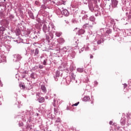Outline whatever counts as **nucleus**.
<instances>
[{
  "label": "nucleus",
  "mask_w": 131,
  "mask_h": 131,
  "mask_svg": "<svg viewBox=\"0 0 131 131\" xmlns=\"http://www.w3.org/2000/svg\"><path fill=\"white\" fill-rule=\"evenodd\" d=\"M54 114L55 115H57L59 112V111H58V109L56 108H54Z\"/></svg>",
  "instance_id": "obj_40"
},
{
  "label": "nucleus",
  "mask_w": 131,
  "mask_h": 131,
  "mask_svg": "<svg viewBox=\"0 0 131 131\" xmlns=\"http://www.w3.org/2000/svg\"><path fill=\"white\" fill-rule=\"evenodd\" d=\"M35 5H36L37 6H38V5H39V2H38V1H35Z\"/></svg>",
  "instance_id": "obj_52"
},
{
  "label": "nucleus",
  "mask_w": 131,
  "mask_h": 131,
  "mask_svg": "<svg viewBox=\"0 0 131 131\" xmlns=\"http://www.w3.org/2000/svg\"><path fill=\"white\" fill-rule=\"evenodd\" d=\"M62 15L66 17H68L69 16V11L67 9H63L62 10Z\"/></svg>",
  "instance_id": "obj_17"
},
{
  "label": "nucleus",
  "mask_w": 131,
  "mask_h": 131,
  "mask_svg": "<svg viewBox=\"0 0 131 131\" xmlns=\"http://www.w3.org/2000/svg\"><path fill=\"white\" fill-rule=\"evenodd\" d=\"M30 33H31V32L30 30H28V31L26 32L25 36H28V35H29Z\"/></svg>",
  "instance_id": "obj_41"
},
{
  "label": "nucleus",
  "mask_w": 131,
  "mask_h": 131,
  "mask_svg": "<svg viewBox=\"0 0 131 131\" xmlns=\"http://www.w3.org/2000/svg\"><path fill=\"white\" fill-rule=\"evenodd\" d=\"M112 32V30L110 29H105V34L106 35H108Z\"/></svg>",
  "instance_id": "obj_25"
},
{
  "label": "nucleus",
  "mask_w": 131,
  "mask_h": 131,
  "mask_svg": "<svg viewBox=\"0 0 131 131\" xmlns=\"http://www.w3.org/2000/svg\"><path fill=\"white\" fill-rule=\"evenodd\" d=\"M123 117L121 118L120 120V123L121 125H125L126 123L127 125H130L131 124V114L129 113L126 114V116L125 114H122Z\"/></svg>",
  "instance_id": "obj_1"
},
{
  "label": "nucleus",
  "mask_w": 131,
  "mask_h": 131,
  "mask_svg": "<svg viewBox=\"0 0 131 131\" xmlns=\"http://www.w3.org/2000/svg\"><path fill=\"white\" fill-rule=\"evenodd\" d=\"M53 38H54L53 35H51L50 36L46 35V40L48 41V42H50V40H51V39H53Z\"/></svg>",
  "instance_id": "obj_22"
},
{
  "label": "nucleus",
  "mask_w": 131,
  "mask_h": 131,
  "mask_svg": "<svg viewBox=\"0 0 131 131\" xmlns=\"http://www.w3.org/2000/svg\"><path fill=\"white\" fill-rule=\"evenodd\" d=\"M90 100H91L90 96H85L83 99L84 102H88V101H90Z\"/></svg>",
  "instance_id": "obj_29"
},
{
  "label": "nucleus",
  "mask_w": 131,
  "mask_h": 131,
  "mask_svg": "<svg viewBox=\"0 0 131 131\" xmlns=\"http://www.w3.org/2000/svg\"><path fill=\"white\" fill-rule=\"evenodd\" d=\"M39 69H43V66L41 64H39V67H38Z\"/></svg>",
  "instance_id": "obj_45"
},
{
  "label": "nucleus",
  "mask_w": 131,
  "mask_h": 131,
  "mask_svg": "<svg viewBox=\"0 0 131 131\" xmlns=\"http://www.w3.org/2000/svg\"><path fill=\"white\" fill-rule=\"evenodd\" d=\"M6 62V56H2L0 58V63Z\"/></svg>",
  "instance_id": "obj_28"
},
{
  "label": "nucleus",
  "mask_w": 131,
  "mask_h": 131,
  "mask_svg": "<svg viewBox=\"0 0 131 131\" xmlns=\"http://www.w3.org/2000/svg\"><path fill=\"white\" fill-rule=\"evenodd\" d=\"M15 33L17 36L21 34V30L19 29H16L15 31Z\"/></svg>",
  "instance_id": "obj_23"
},
{
  "label": "nucleus",
  "mask_w": 131,
  "mask_h": 131,
  "mask_svg": "<svg viewBox=\"0 0 131 131\" xmlns=\"http://www.w3.org/2000/svg\"><path fill=\"white\" fill-rule=\"evenodd\" d=\"M89 77H90V76H86V77L84 78L83 80V82H85L86 83H88V82H90V79H89Z\"/></svg>",
  "instance_id": "obj_26"
},
{
  "label": "nucleus",
  "mask_w": 131,
  "mask_h": 131,
  "mask_svg": "<svg viewBox=\"0 0 131 131\" xmlns=\"http://www.w3.org/2000/svg\"><path fill=\"white\" fill-rule=\"evenodd\" d=\"M98 84L99 83L98 82V81H94V86H97V85H98Z\"/></svg>",
  "instance_id": "obj_48"
},
{
  "label": "nucleus",
  "mask_w": 131,
  "mask_h": 131,
  "mask_svg": "<svg viewBox=\"0 0 131 131\" xmlns=\"http://www.w3.org/2000/svg\"><path fill=\"white\" fill-rule=\"evenodd\" d=\"M69 48H71V47H63V48L60 49V51L61 53H62L63 54H66V52L69 51Z\"/></svg>",
  "instance_id": "obj_11"
},
{
  "label": "nucleus",
  "mask_w": 131,
  "mask_h": 131,
  "mask_svg": "<svg viewBox=\"0 0 131 131\" xmlns=\"http://www.w3.org/2000/svg\"><path fill=\"white\" fill-rule=\"evenodd\" d=\"M49 26L50 32L52 33V34L55 33V32H56V27L55 26V25H54V24L53 23H50L49 24Z\"/></svg>",
  "instance_id": "obj_8"
},
{
  "label": "nucleus",
  "mask_w": 131,
  "mask_h": 131,
  "mask_svg": "<svg viewBox=\"0 0 131 131\" xmlns=\"http://www.w3.org/2000/svg\"><path fill=\"white\" fill-rule=\"evenodd\" d=\"M20 88H22V89H25V86L23 84H19Z\"/></svg>",
  "instance_id": "obj_50"
},
{
  "label": "nucleus",
  "mask_w": 131,
  "mask_h": 131,
  "mask_svg": "<svg viewBox=\"0 0 131 131\" xmlns=\"http://www.w3.org/2000/svg\"><path fill=\"white\" fill-rule=\"evenodd\" d=\"M89 8L91 12L95 13V16H96V17L99 15V13H100V8H99V6L96 5L94 7L93 4H90L89 5Z\"/></svg>",
  "instance_id": "obj_3"
},
{
  "label": "nucleus",
  "mask_w": 131,
  "mask_h": 131,
  "mask_svg": "<svg viewBox=\"0 0 131 131\" xmlns=\"http://www.w3.org/2000/svg\"><path fill=\"white\" fill-rule=\"evenodd\" d=\"M79 104V102H78L74 104V106H77Z\"/></svg>",
  "instance_id": "obj_57"
},
{
  "label": "nucleus",
  "mask_w": 131,
  "mask_h": 131,
  "mask_svg": "<svg viewBox=\"0 0 131 131\" xmlns=\"http://www.w3.org/2000/svg\"><path fill=\"white\" fill-rule=\"evenodd\" d=\"M89 50H90V48H89V47H85V51H89Z\"/></svg>",
  "instance_id": "obj_55"
},
{
  "label": "nucleus",
  "mask_w": 131,
  "mask_h": 131,
  "mask_svg": "<svg viewBox=\"0 0 131 131\" xmlns=\"http://www.w3.org/2000/svg\"><path fill=\"white\" fill-rule=\"evenodd\" d=\"M55 35L57 36V37H60L61 35H62V33L60 32H55Z\"/></svg>",
  "instance_id": "obj_33"
},
{
  "label": "nucleus",
  "mask_w": 131,
  "mask_h": 131,
  "mask_svg": "<svg viewBox=\"0 0 131 131\" xmlns=\"http://www.w3.org/2000/svg\"><path fill=\"white\" fill-rule=\"evenodd\" d=\"M42 31L44 33H50V27L49 25L44 24L42 27Z\"/></svg>",
  "instance_id": "obj_10"
},
{
  "label": "nucleus",
  "mask_w": 131,
  "mask_h": 131,
  "mask_svg": "<svg viewBox=\"0 0 131 131\" xmlns=\"http://www.w3.org/2000/svg\"><path fill=\"white\" fill-rule=\"evenodd\" d=\"M23 73V74H26L27 73V72H26V71H25Z\"/></svg>",
  "instance_id": "obj_63"
},
{
  "label": "nucleus",
  "mask_w": 131,
  "mask_h": 131,
  "mask_svg": "<svg viewBox=\"0 0 131 131\" xmlns=\"http://www.w3.org/2000/svg\"><path fill=\"white\" fill-rule=\"evenodd\" d=\"M18 124H19V126H23V122L19 123Z\"/></svg>",
  "instance_id": "obj_56"
},
{
  "label": "nucleus",
  "mask_w": 131,
  "mask_h": 131,
  "mask_svg": "<svg viewBox=\"0 0 131 131\" xmlns=\"http://www.w3.org/2000/svg\"><path fill=\"white\" fill-rule=\"evenodd\" d=\"M35 75V73H32L30 75V77L32 78L33 79H35V77H34Z\"/></svg>",
  "instance_id": "obj_38"
},
{
  "label": "nucleus",
  "mask_w": 131,
  "mask_h": 131,
  "mask_svg": "<svg viewBox=\"0 0 131 131\" xmlns=\"http://www.w3.org/2000/svg\"><path fill=\"white\" fill-rule=\"evenodd\" d=\"M123 84L124 89H125V88L127 86V84L126 83H124Z\"/></svg>",
  "instance_id": "obj_53"
},
{
  "label": "nucleus",
  "mask_w": 131,
  "mask_h": 131,
  "mask_svg": "<svg viewBox=\"0 0 131 131\" xmlns=\"http://www.w3.org/2000/svg\"><path fill=\"white\" fill-rule=\"evenodd\" d=\"M78 39H77V41H75L76 45H77L78 43Z\"/></svg>",
  "instance_id": "obj_62"
},
{
  "label": "nucleus",
  "mask_w": 131,
  "mask_h": 131,
  "mask_svg": "<svg viewBox=\"0 0 131 131\" xmlns=\"http://www.w3.org/2000/svg\"><path fill=\"white\" fill-rule=\"evenodd\" d=\"M116 38L115 39H117L118 41H121V40H122V38L119 36H116Z\"/></svg>",
  "instance_id": "obj_36"
},
{
  "label": "nucleus",
  "mask_w": 131,
  "mask_h": 131,
  "mask_svg": "<svg viewBox=\"0 0 131 131\" xmlns=\"http://www.w3.org/2000/svg\"><path fill=\"white\" fill-rule=\"evenodd\" d=\"M30 108H31L30 111H26L25 112V115L22 116V120L23 121H26L27 119H29L32 115H33V110H32V107L30 106Z\"/></svg>",
  "instance_id": "obj_4"
},
{
  "label": "nucleus",
  "mask_w": 131,
  "mask_h": 131,
  "mask_svg": "<svg viewBox=\"0 0 131 131\" xmlns=\"http://www.w3.org/2000/svg\"><path fill=\"white\" fill-rule=\"evenodd\" d=\"M59 77H60V72L57 71L56 72L55 75L54 76V78L55 81H58V79H59Z\"/></svg>",
  "instance_id": "obj_13"
},
{
  "label": "nucleus",
  "mask_w": 131,
  "mask_h": 131,
  "mask_svg": "<svg viewBox=\"0 0 131 131\" xmlns=\"http://www.w3.org/2000/svg\"><path fill=\"white\" fill-rule=\"evenodd\" d=\"M0 17H4V13L3 12H0Z\"/></svg>",
  "instance_id": "obj_51"
},
{
  "label": "nucleus",
  "mask_w": 131,
  "mask_h": 131,
  "mask_svg": "<svg viewBox=\"0 0 131 131\" xmlns=\"http://www.w3.org/2000/svg\"><path fill=\"white\" fill-rule=\"evenodd\" d=\"M40 90L43 94H46L47 92V88L46 87V85L45 84H42L40 85Z\"/></svg>",
  "instance_id": "obj_14"
},
{
  "label": "nucleus",
  "mask_w": 131,
  "mask_h": 131,
  "mask_svg": "<svg viewBox=\"0 0 131 131\" xmlns=\"http://www.w3.org/2000/svg\"><path fill=\"white\" fill-rule=\"evenodd\" d=\"M94 58V56L93 55H90V59H93Z\"/></svg>",
  "instance_id": "obj_60"
},
{
  "label": "nucleus",
  "mask_w": 131,
  "mask_h": 131,
  "mask_svg": "<svg viewBox=\"0 0 131 131\" xmlns=\"http://www.w3.org/2000/svg\"><path fill=\"white\" fill-rule=\"evenodd\" d=\"M89 20L90 21H91V22H93V25L96 24V22H95V21H96V17H95L93 15L89 17Z\"/></svg>",
  "instance_id": "obj_20"
},
{
  "label": "nucleus",
  "mask_w": 131,
  "mask_h": 131,
  "mask_svg": "<svg viewBox=\"0 0 131 131\" xmlns=\"http://www.w3.org/2000/svg\"><path fill=\"white\" fill-rule=\"evenodd\" d=\"M95 40L97 43V45H101L102 42H104V38H103V36H101L100 34L96 36Z\"/></svg>",
  "instance_id": "obj_7"
},
{
  "label": "nucleus",
  "mask_w": 131,
  "mask_h": 131,
  "mask_svg": "<svg viewBox=\"0 0 131 131\" xmlns=\"http://www.w3.org/2000/svg\"><path fill=\"white\" fill-rule=\"evenodd\" d=\"M83 51H84V48H82L80 50H79V54H81V52H82Z\"/></svg>",
  "instance_id": "obj_46"
},
{
  "label": "nucleus",
  "mask_w": 131,
  "mask_h": 131,
  "mask_svg": "<svg viewBox=\"0 0 131 131\" xmlns=\"http://www.w3.org/2000/svg\"><path fill=\"white\" fill-rule=\"evenodd\" d=\"M77 71L80 73H82V72H83V68H79L77 69Z\"/></svg>",
  "instance_id": "obj_34"
},
{
  "label": "nucleus",
  "mask_w": 131,
  "mask_h": 131,
  "mask_svg": "<svg viewBox=\"0 0 131 131\" xmlns=\"http://www.w3.org/2000/svg\"><path fill=\"white\" fill-rule=\"evenodd\" d=\"M47 62H48V59H44L42 64L46 66L47 65Z\"/></svg>",
  "instance_id": "obj_43"
},
{
  "label": "nucleus",
  "mask_w": 131,
  "mask_h": 131,
  "mask_svg": "<svg viewBox=\"0 0 131 131\" xmlns=\"http://www.w3.org/2000/svg\"><path fill=\"white\" fill-rule=\"evenodd\" d=\"M62 81L63 83L66 85L69 84L71 81H72V82H75V83H77V80H75V75H74V73H71L69 76L64 78L62 80Z\"/></svg>",
  "instance_id": "obj_2"
},
{
  "label": "nucleus",
  "mask_w": 131,
  "mask_h": 131,
  "mask_svg": "<svg viewBox=\"0 0 131 131\" xmlns=\"http://www.w3.org/2000/svg\"><path fill=\"white\" fill-rule=\"evenodd\" d=\"M85 14V11L82 10L81 11L79 17H82Z\"/></svg>",
  "instance_id": "obj_37"
},
{
  "label": "nucleus",
  "mask_w": 131,
  "mask_h": 131,
  "mask_svg": "<svg viewBox=\"0 0 131 131\" xmlns=\"http://www.w3.org/2000/svg\"><path fill=\"white\" fill-rule=\"evenodd\" d=\"M83 20H86L88 19V14H85V13L82 16Z\"/></svg>",
  "instance_id": "obj_39"
},
{
  "label": "nucleus",
  "mask_w": 131,
  "mask_h": 131,
  "mask_svg": "<svg viewBox=\"0 0 131 131\" xmlns=\"http://www.w3.org/2000/svg\"><path fill=\"white\" fill-rule=\"evenodd\" d=\"M48 117L50 119H52V120H54V119H55V116L53 114H49Z\"/></svg>",
  "instance_id": "obj_32"
},
{
  "label": "nucleus",
  "mask_w": 131,
  "mask_h": 131,
  "mask_svg": "<svg viewBox=\"0 0 131 131\" xmlns=\"http://www.w3.org/2000/svg\"><path fill=\"white\" fill-rule=\"evenodd\" d=\"M26 77V75H21V77H22L23 78H25Z\"/></svg>",
  "instance_id": "obj_58"
},
{
  "label": "nucleus",
  "mask_w": 131,
  "mask_h": 131,
  "mask_svg": "<svg viewBox=\"0 0 131 131\" xmlns=\"http://www.w3.org/2000/svg\"><path fill=\"white\" fill-rule=\"evenodd\" d=\"M85 32V30L82 29H80L78 31L77 34H78V35H81V34H84Z\"/></svg>",
  "instance_id": "obj_21"
},
{
  "label": "nucleus",
  "mask_w": 131,
  "mask_h": 131,
  "mask_svg": "<svg viewBox=\"0 0 131 131\" xmlns=\"http://www.w3.org/2000/svg\"><path fill=\"white\" fill-rule=\"evenodd\" d=\"M47 9H50V7L47 4H42L40 6V9L39 10V13L42 14V15L45 16V13H46L45 10Z\"/></svg>",
  "instance_id": "obj_5"
},
{
  "label": "nucleus",
  "mask_w": 131,
  "mask_h": 131,
  "mask_svg": "<svg viewBox=\"0 0 131 131\" xmlns=\"http://www.w3.org/2000/svg\"><path fill=\"white\" fill-rule=\"evenodd\" d=\"M128 18H129V19H131V14L130 13H129V15H128Z\"/></svg>",
  "instance_id": "obj_59"
},
{
  "label": "nucleus",
  "mask_w": 131,
  "mask_h": 131,
  "mask_svg": "<svg viewBox=\"0 0 131 131\" xmlns=\"http://www.w3.org/2000/svg\"><path fill=\"white\" fill-rule=\"evenodd\" d=\"M28 15L31 19H32L33 20H34L35 19V17H34V15L33 14V13L31 11H29L28 12Z\"/></svg>",
  "instance_id": "obj_18"
},
{
  "label": "nucleus",
  "mask_w": 131,
  "mask_h": 131,
  "mask_svg": "<svg viewBox=\"0 0 131 131\" xmlns=\"http://www.w3.org/2000/svg\"><path fill=\"white\" fill-rule=\"evenodd\" d=\"M6 31V28L5 27H0V35H3L5 31Z\"/></svg>",
  "instance_id": "obj_19"
},
{
  "label": "nucleus",
  "mask_w": 131,
  "mask_h": 131,
  "mask_svg": "<svg viewBox=\"0 0 131 131\" xmlns=\"http://www.w3.org/2000/svg\"><path fill=\"white\" fill-rule=\"evenodd\" d=\"M56 14L60 18H61V17L63 16V13H62V11L61 10H60V9L56 10Z\"/></svg>",
  "instance_id": "obj_15"
},
{
  "label": "nucleus",
  "mask_w": 131,
  "mask_h": 131,
  "mask_svg": "<svg viewBox=\"0 0 131 131\" xmlns=\"http://www.w3.org/2000/svg\"><path fill=\"white\" fill-rule=\"evenodd\" d=\"M38 101L39 103H43L45 102V98L41 97L39 99H38Z\"/></svg>",
  "instance_id": "obj_31"
},
{
  "label": "nucleus",
  "mask_w": 131,
  "mask_h": 131,
  "mask_svg": "<svg viewBox=\"0 0 131 131\" xmlns=\"http://www.w3.org/2000/svg\"><path fill=\"white\" fill-rule=\"evenodd\" d=\"M113 123V122L112 121H110V124L111 125Z\"/></svg>",
  "instance_id": "obj_61"
},
{
  "label": "nucleus",
  "mask_w": 131,
  "mask_h": 131,
  "mask_svg": "<svg viewBox=\"0 0 131 131\" xmlns=\"http://www.w3.org/2000/svg\"><path fill=\"white\" fill-rule=\"evenodd\" d=\"M117 5H118V1L117 0H112V8H117Z\"/></svg>",
  "instance_id": "obj_12"
},
{
  "label": "nucleus",
  "mask_w": 131,
  "mask_h": 131,
  "mask_svg": "<svg viewBox=\"0 0 131 131\" xmlns=\"http://www.w3.org/2000/svg\"><path fill=\"white\" fill-rule=\"evenodd\" d=\"M68 57L70 59H74L75 58V51L73 50L72 48H69V51H68Z\"/></svg>",
  "instance_id": "obj_6"
},
{
  "label": "nucleus",
  "mask_w": 131,
  "mask_h": 131,
  "mask_svg": "<svg viewBox=\"0 0 131 131\" xmlns=\"http://www.w3.org/2000/svg\"><path fill=\"white\" fill-rule=\"evenodd\" d=\"M93 51H96V50H98V47H94V48H93Z\"/></svg>",
  "instance_id": "obj_54"
},
{
  "label": "nucleus",
  "mask_w": 131,
  "mask_h": 131,
  "mask_svg": "<svg viewBox=\"0 0 131 131\" xmlns=\"http://www.w3.org/2000/svg\"><path fill=\"white\" fill-rule=\"evenodd\" d=\"M88 33V35H87L86 39H90V37H91V36H93V32H92V31H89Z\"/></svg>",
  "instance_id": "obj_24"
},
{
  "label": "nucleus",
  "mask_w": 131,
  "mask_h": 131,
  "mask_svg": "<svg viewBox=\"0 0 131 131\" xmlns=\"http://www.w3.org/2000/svg\"><path fill=\"white\" fill-rule=\"evenodd\" d=\"M36 69H38V66H35L33 68H32V70H33L34 71H35L36 70Z\"/></svg>",
  "instance_id": "obj_42"
},
{
  "label": "nucleus",
  "mask_w": 131,
  "mask_h": 131,
  "mask_svg": "<svg viewBox=\"0 0 131 131\" xmlns=\"http://www.w3.org/2000/svg\"><path fill=\"white\" fill-rule=\"evenodd\" d=\"M83 28L86 29V28H93V25H90V23H86L83 26Z\"/></svg>",
  "instance_id": "obj_16"
},
{
  "label": "nucleus",
  "mask_w": 131,
  "mask_h": 131,
  "mask_svg": "<svg viewBox=\"0 0 131 131\" xmlns=\"http://www.w3.org/2000/svg\"><path fill=\"white\" fill-rule=\"evenodd\" d=\"M10 19H14V15L13 14H11L9 16Z\"/></svg>",
  "instance_id": "obj_49"
},
{
  "label": "nucleus",
  "mask_w": 131,
  "mask_h": 131,
  "mask_svg": "<svg viewBox=\"0 0 131 131\" xmlns=\"http://www.w3.org/2000/svg\"><path fill=\"white\" fill-rule=\"evenodd\" d=\"M22 59V55L20 54H15L13 55L14 62H19Z\"/></svg>",
  "instance_id": "obj_9"
},
{
  "label": "nucleus",
  "mask_w": 131,
  "mask_h": 131,
  "mask_svg": "<svg viewBox=\"0 0 131 131\" xmlns=\"http://www.w3.org/2000/svg\"><path fill=\"white\" fill-rule=\"evenodd\" d=\"M106 30V29H101L100 30V32H101V34L100 35V36H103L104 33H105V31Z\"/></svg>",
  "instance_id": "obj_30"
},
{
  "label": "nucleus",
  "mask_w": 131,
  "mask_h": 131,
  "mask_svg": "<svg viewBox=\"0 0 131 131\" xmlns=\"http://www.w3.org/2000/svg\"><path fill=\"white\" fill-rule=\"evenodd\" d=\"M57 41L59 43H64V42H65V40H64L63 38H59L58 39Z\"/></svg>",
  "instance_id": "obj_27"
},
{
  "label": "nucleus",
  "mask_w": 131,
  "mask_h": 131,
  "mask_svg": "<svg viewBox=\"0 0 131 131\" xmlns=\"http://www.w3.org/2000/svg\"><path fill=\"white\" fill-rule=\"evenodd\" d=\"M34 39H35V38H37V36H35V37H33Z\"/></svg>",
  "instance_id": "obj_64"
},
{
  "label": "nucleus",
  "mask_w": 131,
  "mask_h": 131,
  "mask_svg": "<svg viewBox=\"0 0 131 131\" xmlns=\"http://www.w3.org/2000/svg\"><path fill=\"white\" fill-rule=\"evenodd\" d=\"M42 3L43 5H47V3H48V0H43Z\"/></svg>",
  "instance_id": "obj_47"
},
{
  "label": "nucleus",
  "mask_w": 131,
  "mask_h": 131,
  "mask_svg": "<svg viewBox=\"0 0 131 131\" xmlns=\"http://www.w3.org/2000/svg\"><path fill=\"white\" fill-rule=\"evenodd\" d=\"M38 53H39V50H38V48H36L35 50V56H37V55H38Z\"/></svg>",
  "instance_id": "obj_35"
},
{
  "label": "nucleus",
  "mask_w": 131,
  "mask_h": 131,
  "mask_svg": "<svg viewBox=\"0 0 131 131\" xmlns=\"http://www.w3.org/2000/svg\"><path fill=\"white\" fill-rule=\"evenodd\" d=\"M55 122L58 123V122H61V119L60 118H57L56 120L55 121Z\"/></svg>",
  "instance_id": "obj_44"
}]
</instances>
